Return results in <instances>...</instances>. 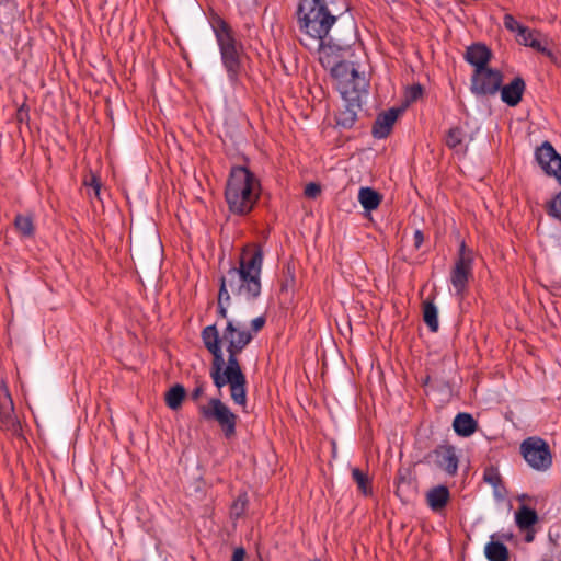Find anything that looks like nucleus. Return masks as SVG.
Masks as SVG:
<instances>
[{"label": "nucleus", "mask_w": 561, "mask_h": 561, "mask_svg": "<svg viewBox=\"0 0 561 561\" xmlns=\"http://www.w3.org/2000/svg\"><path fill=\"white\" fill-rule=\"evenodd\" d=\"M261 194V183L247 167H232L225 187V201L231 214L245 216L256 205Z\"/></svg>", "instance_id": "obj_1"}, {"label": "nucleus", "mask_w": 561, "mask_h": 561, "mask_svg": "<svg viewBox=\"0 0 561 561\" xmlns=\"http://www.w3.org/2000/svg\"><path fill=\"white\" fill-rule=\"evenodd\" d=\"M201 337L205 348L213 356L209 374L218 389L225 387L230 379L245 377L238 359V355L242 351H237L236 346L231 345V350H227L228 360L225 362L217 323L205 327L201 332Z\"/></svg>", "instance_id": "obj_2"}, {"label": "nucleus", "mask_w": 561, "mask_h": 561, "mask_svg": "<svg viewBox=\"0 0 561 561\" xmlns=\"http://www.w3.org/2000/svg\"><path fill=\"white\" fill-rule=\"evenodd\" d=\"M211 28L220 53L222 67L226 70L229 83L236 87L240 83V77L243 72L244 47L239 42L232 27L220 16H215L211 21Z\"/></svg>", "instance_id": "obj_3"}, {"label": "nucleus", "mask_w": 561, "mask_h": 561, "mask_svg": "<svg viewBox=\"0 0 561 561\" xmlns=\"http://www.w3.org/2000/svg\"><path fill=\"white\" fill-rule=\"evenodd\" d=\"M330 76L343 100H348L351 104L358 105V98L368 94L369 80L364 73H359L352 62L345 59L340 64H334Z\"/></svg>", "instance_id": "obj_4"}, {"label": "nucleus", "mask_w": 561, "mask_h": 561, "mask_svg": "<svg viewBox=\"0 0 561 561\" xmlns=\"http://www.w3.org/2000/svg\"><path fill=\"white\" fill-rule=\"evenodd\" d=\"M219 289L222 295L252 302L260 297L262 284L260 277L231 266L221 275Z\"/></svg>", "instance_id": "obj_5"}, {"label": "nucleus", "mask_w": 561, "mask_h": 561, "mask_svg": "<svg viewBox=\"0 0 561 561\" xmlns=\"http://www.w3.org/2000/svg\"><path fill=\"white\" fill-rule=\"evenodd\" d=\"M198 412L205 421L217 422L226 439L236 436L238 415L219 398H211L207 404L199 405Z\"/></svg>", "instance_id": "obj_6"}, {"label": "nucleus", "mask_w": 561, "mask_h": 561, "mask_svg": "<svg viewBox=\"0 0 561 561\" xmlns=\"http://www.w3.org/2000/svg\"><path fill=\"white\" fill-rule=\"evenodd\" d=\"M520 455L530 468L546 471L552 466V455L549 444L539 436L525 438L520 444Z\"/></svg>", "instance_id": "obj_7"}, {"label": "nucleus", "mask_w": 561, "mask_h": 561, "mask_svg": "<svg viewBox=\"0 0 561 561\" xmlns=\"http://www.w3.org/2000/svg\"><path fill=\"white\" fill-rule=\"evenodd\" d=\"M473 251L469 249L466 241L460 242L455 265L450 272V283L456 295L463 298L468 289L469 279L472 277Z\"/></svg>", "instance_id": "obj_8"}, {"label": "nucleus", "mask_w": 561, "mask_h": 561, "mask_svg": "<svg viewBox=\"0 0 561 561\" xmlns=\"http://www.w3.org/2000/svg\"><path fill=\"white\" fill-rule=\"evenodd\" d=\"M316 0H298L295 12L299 42L309 50L316 42Z\"/></svg>", "instance_id": "obj_9"}, {"label": "nucleus", "mask_w": 561, "mask_h": 561, "mask_svg": "<svg viewBox=\"0 0 561 561\" xmlns=\"http://www.w3.org/2000/svg\"><path fill=\"white\" fill-rule=\"evenodd\" d=\"M318 12V41L325 42L332 38L330 30L345 12L348 7L344 0H317Z\"/></svg>", "instance_id": "obj_10"}, {"label": "nucleus", "mask_w": 561, "mask_h": 561, "mask_svg": "<svg viewBox=\"0 0 561 561\" xmlns=\"http://www.w3.org/2000/svg\"><path fill=\"white\" fill-rule=\"evenodd\" d=\"M503 78L504 76L501 70L491 67L473 70L470 80V91L476 96H493L501 89Z\"/></svg>", "instance_id": "obj_11"}, {"label": "nucleus", "mask_w": 561, "mask_h": 561, "mask_svg": "<svg viewBox=\"0 0 561 561\" xmlns=\"http://www.w3.org/2000/svg\"><path fill=\"white\" fill-rule=\"evenodd\" d=\"M424 461L434 463L448 476L457 474L459 459L453 445L440 444L424 456Z\"/></svg>", "instance_id": "obj_12"}, {"label": "nucleus", "mask_w": 561, "mask_h": 561, "mask_svg": "<svg viewBox=\"0 0 561 561\" xmlns=\"http://www.w3.org/2000/svg\"><path fill=\"white\" fill-rule=\"evenodd\" d=\"M535 159L547 175L556 178L561 184V156L550 141L546 140L536 148Z\"/></svg>", "instance_id": "obj_13"}, {"label": "nucleus", "mask_w": 561, "mask_h": 561, "mask_svg": "<svg viewBox=\"0 0 561 561\" xmlns=\"http://www.w3.org/2000/svg\"><path fill=\"white\" fill-rule=\"evenodd\" d=\"M253 340L251 331L241 327V323L236 320H228L220 336V344L224 342L227 350H231V345L236 346L234 350L243 351Z\"/></svg>", "instance_id": "obj_14"}, {"label": "nucleus", "mask_w": 561, "mask_h": 561, "mask_svg": "<svg viewBox=\"0 0 561 561\" xmlns=\"http://www.w3.org/2000/svg\"><path fill=\"white\" fill-rule=\"evenodd\" d=\"M263 257L264 253L260 244H247L241 251L238 266L233 267L261 278Z\"/></svg>", "instance_id": "obj_15"}, {"label": "nucleus", "mask_w": 561, "mask_h": 561, "mask_svg": "<svg viewBox=\"0 0 561 561\" xmlns=\"http://www.w3.org/2000/svg\"><path fill=\"white\" fill-rule=\"evenodd\" d=\"M416 477L410 468H400L396 476V495L408 503L416 495Z\"/></svg>", "instance_id": "obj_16"}, {"label": "nucleus", "mask_w": 561, "mask_h": 561, "mask_svg": "<svg viewBox=\"0 0 561 561\" xmlns=\"http://www.w3.org/2000/svg\"><path fill=\"white\" fill-rule=\"evenodd\" d=\"M345 49L339 44L333 43L332 38L325 42H319L318 45V61L324 69L333 70L334 64H340L344 60Z\"/></svg>", "instance_id": "obj_17"}, {"label": "nucleus", "mask_w": 561, "mask_h": 561, "mask_svg": "<svg viewBox=\"0 0 561 561\" xmlns=\"http://www.w3.org/2000/svg\"><path fill=\"white\" fill-rule=\"evenodd\" d=\"M402 112L403 107H391L388 111L379 113L373 124V136L377 139L387 138Z\"/></svg>", "instance_id": "obj_18"}, {"label": "nucleus", "mask_w": 561, "mask_h": 561, "mask_svg": "<svg viewBox=\"0 0 561 561\" xmlns=\"http://www.w3.org/2000/svg\"><path fill=\"white\" fill-rule=\"evenodd\" d=\"M493 57L492 50L482 42H476L466 48L465 60L471 65L474 70H481L489 67Z\"/></svg>", "instance_id": "obj_19"}, {"label": "nucleus", "mask_w": 561, "mask_h": 561, "mask_svg": "<svg viewBox=\"0 0 561 561\" xmlns=\"http://www.w3.org/2000/svg\"><path fill=\"white\" fill-rule=\"evenodd\" d=\"M526 91V82L523 77L516 76L510 83L501 84L499 92L501 100L510 107L517 106L523 101Z\"/></svg>", "instance_id": "obj_20"}, {"label": "nucleus", "mask_w": 561, "mask_h": 561, "mask_svg": "<svg viewBox=\"0 0 561 561\" xmlns=\"http://www.w3.org/2000/svg\"><path fill=\"white\" fill-rule=\"evenodd\" d=\"M0 423L5 430L15 428L14 405L8 387L2 383L0 389Z\"/></svg>", "instance_id": "obj_21"}, {"label": "nucleus", "mask_w": 561, "mask_h": 561, "mask_svg": "<svg viewBox=\"0 0 561 561\" xmlns=\"http://www.w3.org/2000/svg\"><path fill=\"white\" fill-rule=\"evenodd\" d=\"M483 481L493 488V495L496 500L503 501L507 496L508 491L497 467L493 465L485 467Z\"/></svg>", "instance_id": "obj_22"}, {"label": "nucleus", "mask_w": 561, "mask_h": 561, "mask_svg": "<svg viewBox=\"0 0 561 561\" xmlns=\"http://www.w3.org/2000/svg\"><path fill=\"white\" fill-rule=\"evenodd\" d=\"M449 501L450 492L444 484L436 485L430 489L426 493L427 506L435 513H439L445 510Z\"/></svg>", "instance_id": "obj_23"}, {"label": "nucleus", "mask_w": 561, "mask_h": 561, "mask_svg": "<svg viewBox=\"0 0 561 561\" xmlns=\"http://www.w3.org/2000/svg\"><path fill=\"white\" fill-rule=\"evenodd\" d=\"M364 96L358 98V105L351 104L348 100L345 101V108L342 111H339L337 114H335V123L337 127L350 129L353 127L357 119V111L362 108V100Z\"/></svg>", "instance_id": "obj_24"}, {"label": "nucleus", "mask_w": 561, "mask_h": 561, "mask_svg": "<svg viewBox=\"0 0 561 561\" xmlns=\"http://www.w3.org/2000/svg\"><path fill=\"white\" fill-rule=\"evenodd\" d=\"M453 428L458 436L469 437L476 433L478 422L470 413L460 412L453 421Z\"/></svg>", "instance_id": "obj_25"}, {"label": "nucleus", "mask_w": 561, "mask_h": 561, "mask_svg": "<svg viewBox=\"0 0 561 561\" xmlns=\"http://www.w3.org/2000/svg\"><path fill=\"white\" fill-rule=\"evenodd\" d=\"M497 534L491 535L485 545L484 554L489 561H510V550L505 543L496 539Z\"/></svg>", "instance_id": "obj_26"}, {"label": "nucleus", "mask_w": 561, "mask_h": 561, "mask_svg": "<svg viewBox=\"0 0 561 561\" xmlns=\"http://www.w3.org/2000/svg\"><path fill=\"white\" fill-rule=\"evenodd\" d=\"M539 523V515L535 508L520 504L515 511V524L518 529H529Z\"/></svg>", "instance_id": "obj_27"}, {"label": "nucleus", "mask_w": 561, "mask_h": 561, "mask_svg": "<svg viewBox=\"0 0 561 561\" xmlns=\"http://www.w3.org/2000/svg\"><path fill=\"white\" fill-rule=\"evenodd\" d=\"M358 201L363 208L370 213L379 207L382 195L373 187L364 186L359 188Z\"/></svg>", "instance_id": "obj_28"}, {"label": "nucleus", "mask_w": 561, "mask_h": 561, "mask_svg": "<svg viewBox=\"0 0 561 561\" xmlns=\"http://www.w3.org/2000/svg\"><path fill=\"white\" fill-rule=\"evenodd\" d=\"M422 316L423 321L427 325L428 330L433 333H436L439 329L438 309L433 299H426L423 301Z\"/></svg>", "instance_id": "obj_29"}, {"label": "nucleus", "mask_w": 561, "mask_h": 561, "mask_svg": "<svg viewBox=\"0 0 561 561\" xmlns=\"http://www.w3.org/2000/svg\"><path fill=\"white\" fill-rule=\"evenodd\" d=\"M185 397L186 390L184 386L175 383L165 392V404L169 409L176 411L182 407Z\"/></svg>", "instance_id": "obj_30"}, {"label": "nucleus", "mask_w": 561, "mask_h": 561, "mask_svg": "<svg viewBox=\"0 0 561 561\" xmlns=\"http://www.w3.org/2000/svg\"><path fill=\"white\" fill-rule=\"evenodd\" d=\"M14 227L22 238H33L35 236L34 218L30 214H18L14 218Z\"/></svg>", "instance_id": "obj_31"}, {"label": "nucleus", "mask_w": 561, "mask_h": 561, "mask_svg": "<svg viewBox=\"0 0 561 561\" xmlns=\"http://www.w3.org/2000/svg\"><path fill=\"white\" fill-rule=\"evenodd\" d=\"M230 386V396L236 404L245 407L247 405V379L236 378L228 381Z\"/></svg>", "instance_id": "obj_32"}, {"label": "nucleus", "mask_w": 561, "mask_h": 561, "mask_svg": "<svg viewBox=\"0 0 561 561\" xmlns=\"http://www.w3.org/2000/svg\"><path fill=\"white\" fill-rule=\"evenodd\" d=\"M352 479L357 484L358 491L365 496L373 495V485L371 479L369 478L367 472H364L359 468L352 469Z\"/></svg>", "instance_id": "obj_33"}, {"label": "nucleus", "mask_w": 561, "mask_h": 561, "mask_svg": "<svg viewBox=\"0 0 561 561\" xmlns=\"http://www.w3.org/2000/svg\"><path fill=\"white\" fill-rule=\"evenodd\" d=\"M465 138L463 129L460 126L449 128L445 137V145L455 151H458Z\"/></svg>", "instance_id": "obj_34"}, {"label": "nucleus", "mask_w": 561, "mask_h": 561, "mask_svg": "<svg viewBox=\"0 0 561 561\" xmlns=\"http://www.w3.org/2000/svg\"><path fill=\"white\" fill-rule=\"evenodd\" d=\"M545 210L550 218L561 222V191L546 203Z\"/></svg>", "instance_id": "obj_35"}, {"label": "nucleus", "mask_w": 561, "mask_h": 561, "mask_svg": "<svg viewBox=\"0 0 561 561\" xmlns=\"http://www.w3.org/2000/svg\"><path fill=\"white\" fill-rule=\"evenodd\" d=\"M424 94V88L420 83H414L405 89L404 93V105L408 106L419 99H421Z\"/></svg>", "instance_id": "obj_36"}, {"label": "nucleus", "mask_w": 561, "mask_h": 561, "mask_svg": "<svg viewBox=\"0 0 561 561\" xmlns=\"http://www.w3.org/2000/svg\"><path fill=\"white\" fill-rule=\"evenodd\" d=\"M231 302V297L226 294L222 295L221 290L219 289L218 293V301H217V317L225 320H230L228 318V307Z\"/></svg>", "instance_id": "obj_37"}, {"label": "nucleus", "mask_w": 561, "mask_h": 561, "mask_svg": "<svg viewBox=\"0 0 561 561\" xmlns=\"http://www.w3.org/2000/svg\"><path fill=\"white\" fill-rule=\"evenodd\" d=\"M503 23H504V26L506 30H508L511 32H516L517 35L519 33L528 34V27L520 24L519 22H517L516 19L512 14H505L503 18Z\"/></svg>", "instance_id": "obj_38"}, {"label": "nucleus", "mask_w": 561, "mask_h": 561, "mask_svg": "<svg viewBox=\"0 0 561 561\" xmlns=\"http://www.w3.org/2000/svg\"><path fill=\"white\" fill-rule=\"evenodd\" d=\"M539 37L540 36H536L534 39H531V42H529V47H531L533 49H535L538 53H541L548 57H551L552 51L547 47V43L546 42L543 43Z\"/></svg>", "instance_id": "obj_39"}, {"label": "nucleus", "mask_w": 561, "mask_h": 561, "mask_svg": "<svg viewBox=\"0 0 561 561\" xmlns=\"http://www.w3.org/2000/svg\"><path fill=\"white\" fill-rule=\"evenodd\" d=\"M84 185L90 187L93 191L94 197L100 199L102 184L98 176L92 174L89 180H84Z\"/></svg>", "instance_id": "obj_40"}, {"label": "nucleus", "mask_w": 561, "mask_h": 561, "mask_svg": "<svg viewBox=\"0 0 561 561\" xmlns=\"http://www.w3.org/2000/svg\"><path fill=\"white\" fill-rule=\"evenodd\" d=\"M536 36H541L540 32L536 31V30H530L528 27V34L525 33H519L518 34V37H517V42L520 44V45H524V46H528L529 47V42H531V39H534Z\"/></svg>", "instance_id": "obj_41"}, {"label": "nucleus", "mask_w": 561, "mask_h": 561, "mask_svg": "<svg viewBox=\"0 0 561 561\" xmlns=\"http://www.w3.org/2000/svg\"><path fill=\"white\" fill-rule=\"evenodd\" d=\"M265 323L266 319L264 316L256 317L251 321V329L249 331L254 335L263 329Z\"/></svg>", "instance_id": "obj_42"}, {"label": "nucleus", "mask_w": 561, "mask_h": 561, "mask_svg": "<svg viewBox=\"0 0 561 561\" xmlns=\"http://www.w3.org/2000/svg\"><path fill=\"white\" fill-rule=\"evenodd\" d=\"M204 392H205V382L201 381V380H196V386L193 389V391L191 392V399L194 402H196L204 394Z\"/></svg>", "instance_id": "obj_43"}, {"label": "nucleus", "mask_w": 561, "mask_h": 561, "mask_svg": "<svg viewBox=\"0 0 561 561\" xmlns=\"http://www.w3.org/2000/svg\"><path fill=\"white\" fill-rule=\"evenodd\" d=\"M30 118L28 106L24 102L16 111V121L19 123L27 122Z\"/></svg>", "instance_id": "obj_44"}, {"label": "nucleus", "mask_w": 561, "mask_h": 561, "mask_svg": "<svg viewBox=\"0 0 561 561\" xmlns=\"http://www.w3.org/2000/svg\"><path fill=\"white\" fill-rule=\"evenodd\" d=\"M425 237L422 230L416 229L413 233L414 249L419 250L424 243Z\"/></svg>", "instance_id": "obj_45"}, {"label": "nucleus", "mask_w": 561, "mask_h": 561, "mask_svg": "<svg viewBox=\"0 0 561 561\" xmlns=\"http://www.w3.org/2000/svg\"><path fill=\"white\" fill-rule=\"evenodd\" d=\"M304 194L308 198H316V182L312 181L308 183L305 187Z\"/></svg>", "instance_id": "obj_46"}, {"label": "nucleus", "mask_w": 561, "mask_h": 561, "mask_svg": "<svg viewBox=\"0 0 561 561\" xmlns=\"http://www.w3.org/2000/svg\"><path fill=\"white\" fill-rule=\"evenodd\" d=\"M522 533L525 534L524 540L525 542H533L536 535V527H531L529 529H519Z\"/></svg>", "instance_id": "obj_47"}, {"label": "nucleus", "mask_w": 561, "mask_h": 561, "mask_svg": "<svg viewBox=\"0 0 561 561\" xmlns=\"http://www.w3.org/2000/svg\"><path fill=\"white\" fill-rule=\"evenodd\" d=\"M244 557H245V550L242 547L236 548L232 553L231 561H243Z\"/></svg>", "instance_id": "obj_48"}, {"label": "nucleus", "mask_w": 561, "mask_h": 561, "mask_svg": "<svg viewBox=\"0 0 561 561\" xmlns=\"http://www.w3.org/2000/svg\"><path fill=\"white\" fill-rule=\"evenodd\" d=\"M517 500H518L519 502H522V504H525V502H530V501H533V497H531L530 495L526 494V493H523V494H520V495H518V496H517Z\"/></svg>", "instance_id": "obj_49"}, {"label": "nucleus", "mask_w": 561, "mask_h": 561, "mask_svg": "<svg viewBox=\"0 0 561 561\" xmlns=\"http://www.w3.org/2000/svg\"><path fill=\"white\" fill-rule=\"evenodd\" d=\"M496 539L497 540L504 539L506 541H511L513 539V534H511V533H508V534H497Z\"/></svg>", "instance_id": "obj_50"}, {"label": "nucleus", "mask_w": 561, "mask_h": 561, "mask_svg": "<svg viewBox=\"0 0 561 561\" xmlns=\"http://www.w3.org/2000/svg\"><path fill=\"white\" fill-rule=\"evenodd\" d=\"M317 192H318V195L321 193V185L319 183H318Z\"/></svg>", "instance_id": "obj_51"}]
</instances>
